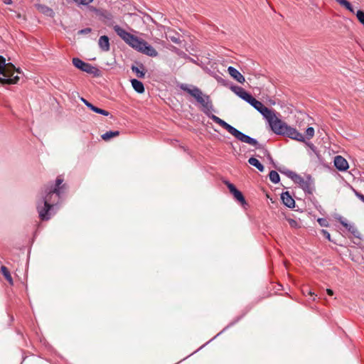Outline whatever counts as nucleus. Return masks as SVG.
Returning <instances> with one entry per match:
<instances>
[{"label":"nucleus","instance_id":"nucleus-1","mask_svg":"<svg viewBox=\"0 0 364 364\" xmlns=\"http://www.w3.org/2000/svg\"><path fill=\"white\" fill-rule=\"evenodd\" d=\"M180 88L196 99V100L201 105L202 111L210 119H211L214 122L218 124L223 129H226L237 139L252 145L256 149H259L261 147V144H259L257 139L245 134L220 117L211 114V111L213 110V106L210 97L209 95L203 94L200 89L194 85H190L188 84H181L180 85Z\"/></svg>","mask_w":364,"mask_h":364},{"label":"nucleus","instance_id":"nucleus-2","mask_svg":"<svg viewBox=\"0 0 364 364\" xmlns=\"http://www.w3.org/2000/svg\"><path fill=\"white\" fill-rule=\"evenodd\" d=\"M63 182V179L58 176L55 184H48L42 190L37 200V210L41 220H48L53 214L52 211L54 205L64 193L65 185Z\"/></svg>","mask_w":364,"mask_h":364},{"label":"nucleus","instance_id":"nucleus-3","mask_svg":"<svg viewBox=\"0 0 364 364\" xmlns=\"http://www.w3.org/2000/svg\"><path fill=\"white\" fill-rule=\"evenodd\" d=\"M21 73L19 69H16L15 66L11 63H6V59L0 55V75L3 77H0V83L2 85L16 84L19 80L18 75H14V72Z\"/></svg>","mask_w":364,"mask_h":364},{"label":"nucleus","instance_id":"nucleus-4","mask_svg":"<svg viewBox=\"0 0 364 364\" xmlns=\"http://www.w3.org/2000/svg\"><path fill=\"white\" fill-rule=\"evenodd\" d=\"M272 130L276 134L285 136L299 141H305V139L302 134L299 132L295 128L289 126L286 122L280 119L277 122V124H274V127Z\"/></svg>","mask_w":364,"mask_h":364},{"label":"nucleus","instance_id":"nucleus-5","mask_svg":"<svg viewBox=\"0 0 364 364\" xmlns=\"http://www.w3.org/2000/svg\"><path fill=\"white\" fill-rule=\"evenodd\" d=\"M287 176L304 191V192L311 194L314 191V181L310 175H307L306 178L301 177L297 173L289 171Z\"/></svg>","mask_w":364,"mask_h":364},{"label":"nucleus","instance_id":"nucleus-6","mask_svg":"<svg viewBox=\"0 0 364 364\" xmlns=\"http://www.w3.org/2000/svg\"><path fill=\"white\" fill-rule=\"evenodd\" d=\"M73 65L88 74H92L95 77L100 75V70L97 68L92 65L88 63H85L78 58H73L72 60Z\"/></svg>","mask_w":364,"mask_h":364},{"label":"nucleus","instance_id":"nucleus-7","mask_svg":"<svg viewBox=\"0 0 364 364\" xmlns=\"http://www.w3.org/2000/svg\"><path fill=\"white\" fill-rule=\"evenodd\" d=\"M114 30L116 33L127 44H129L131 47L134 48L135 45L139 41V38L132 35V33L127 32L124 28L120 27L118 25L114 26Z\"/></svg>","mask_w":364,"mask_h":364},{"label":"nucleus","instance_id":"nucleus-8","mask_svg":"<svg viewBox=\"0 0 364 364\" xmlns=\"http://www.w3.org/2000/svg\"><path fill=\"white\" fill-rule=\"evenodd\" d=\"M134 49L150 57H156L158 55V52L152 46L140 38L135 45Z\"/></svg>","mask_w":364,"mask_h":364},{"label":"nucleus","instance_id":"nucleus-9","mask_svg":"<svg viewBox=\"0 0 364 364\" xmlns=\"http://www.w3.org/2000/svg\"><path fill=\"white\" fill-rule=\"evenodd\" d=\"M258 112L268 121L272 129L274 127V124H277V122L279 120L274 112L264 105H263L262 109H259Z\"/></svg>","mask_w":364,"mask_h":364},{"label":"nucleus","instance_id":"nucleus-10","mask_svg":"<svg viewBox=\"0 0 364 364\" xmlns=\"http://www.w3.org/2000/svg\"><path fill=\"white\" fill-rule=\"evenodd\" d=\"M230 89L235 93L238 97L241 99L247 102V103L250 102L252 95L247 92H246L242 87L237 86V85H230Z\"/></svg>","mask_w":364,"mask_h":364},{"label":"nucleus","instance_id":"nucleus-11","mask_svg":"<svg viewBox=\"0 0 364 364\" xmlns=\"http://www.w3.org/2000/svg\"><path fill=\"white\" fill-rule=\"evenodd\" d=\"M334 166L339 171H346L348 168V161L341 156H336L334 158Z\"/></svg>","mask_w":364,"mask_h":364},{"label":"nucleus","instance_id":"nucleus-12","mask_svg":"<svg viewBox=\"0 0 364 364\" xmlns=\"http://www.w3.org/2000/svg\"><path fill=\"white\" fill-rule=\"evenodd\" d=\"M230 75L240 83H244L245 77L235 68L230 66L228 68Z\"/></svg>","mask_w":364,"mask_h":364},{"label":"nucleus","instance_id":"nucleus-13","mask_svg":"<svg viewBox=\"0 0 364 364\" xmlns=\"http://www.w3.org/2000/svg\"><path fill=\"white\" fill-rule=\"evenodd\" d=\"M281 199L287 207L290 208H294L295 201L288 191L282 193Z\"/></svg>","mask_w":364,"mask_h":364},{"label":"nucleus","instance_id":"nucleus-14","mask_svg":"<svg viewBox=\"0 0 364 364\" xmlns=\"http://www.w3.org/2000/svg\"><path fill=\"white\" fill-rule=\"evenodd\" d=\"M81 100L88 108H90L92 111L95 112V113H97V114H102L104 116H109V112H107V110L102 109L97 107H95V105H93L92 103L89 102L87 100H86L84 98H82Z\"/></svg>","mask_w":364,"mask_h":364},{"label":"nucleus","instance_id":"nucleus-15","mask_svg":"<svg viewBox=\"0 0 364 364\" xmlns=\"http://www.w3.org/2000/svg\"><path fill=\"white\" fill-rule=\"evenodd\" d=\"M98 45L102 51L107 52L110 49L109 40L107 36H102L100 37Z\"/></svg>","mask_w":364,"mask_h":364},{"label":"nucleus","instance_id":"nucleus-16","mask_svg":"<svg viewBox=\"0 0 364 364\" xmlns=\"http://www.w3.org/2000/svg\"><path fill=\"white\" fill-rule=\"evenodd\" d=\"M341 223L342 224L343 226H344L350 233H352V235L356 237V238H359L360 239L361 237V234L360 232L358 231V230L356 228V227L354 225H350V224H348L345 221H343L341 220Z\"/></svg>","mask_w":364,"mask_h":364},{"label":"nucleus","instance_id":"nucleus-17","mask_svg":"<svg viewBox=\"0 0 364 364\" xmlns=\"http://www.w3.org/2000/svg\"><path fill=\"white\" fill-rule=\"evenodd\" d=\"M132 70L135 73L136 75L139 78H144L146 73V70L143 64H139V66L132 65Z\"/></svg>","mask_w":364,"mask_h":364},{"label":"nucleus","instance_id":"nucleus-18","mask_svg":"<svg viewBox=\"0 0 364 364\" xmlns=\"http://www.w3.org/2000/svg\"><path fill=\"white\" fill-rule=\"evenodd\" d=\"M131 84L134 90L139 93L141 94L144 92V84L136 79H132L131 80Z\"/></svg>","mask_w":364,"mask_h":364},{"label":"nucleus","instance_id":"nucleus-19","mask_svg":"<svg viewBox=\"0 0 364 364\" xmlns=\"http://www.w3.org/2000/svg\"><path fill=\"white\" fill-rule=\"evenodd\" d=\"M248 163L250 165L256 167L261 172H262L264 170V166L259 161L258 159H257L255 157H250L248 159Z\"/></svg>","mask_w":364,"mask_h":364},{"label":"nucleus","instance_id":"nucleus-20","mask_svg":"<svg viewBox=\"0 0 364 364\" xmlns=\"http://www.w3.org/2000/svg\"><path fill=\"white\" fill-rule=\"evenodd\" d=\"M1 272L4 275L5 279L9 282V283L10 284H13V279L7 267H6L5 266H1Z\"/></svg>","mask_w":364,"mask_h":364},{"label":"nucleus","instance_id":"nucleus-21","mask_svg":"<svg viewBox=\"0 0 364 364\" xmlns=\"http://www.w3.org/2000/svg\"><path fill=\"white\" fill-rule=\"evenodd\" d=\"M337 1L341 6L345 7L347 10H348L350 12L354 14L355 10L353 7L352 6L351 4L347 0H335Z\"/></svg>","mask_w":364,"mask_h":364},{"label":"nucleus","instance_id":"nucleus-22","mask_svg":"<svg viewBox=\"0 0 364 364\" xmlns=\"http://www.w3.org/2000/svg\"><path fill=\"white\" fill-rule=\"evenodd\" d=\"M119 134V131H109L102 135V139L105 141L109 140L111 138L117 136Z\"/></svg>","mask_w":364,"mask_h":364},{"label":"nucleus","instance_id":"nucleus-23","mask_svg":"<svg viewBox=\"0 0 364 364\" xmlns=\"http://www.w3.org/2000/svg\"><path fill=\"white\" fill-rule=\"evenodd\" d=\"M248 103L250 105H252L257 111L259 109H262V106L264 105L260 101L256 100L253 96L252 97V98L250 99V100Z\"/></svg>","mask_w":364,"mask_h":364},{"label":"nucleus","instance_id":"nucleus-24","mask_svg":"<svg viewBox=\"0 0 364 364\" xmlns=\"http://www.w3.org/2000/svg\"><path fill=\"white\" fill-rule=\"evenodd\" d=\"M269 180L273 183H277L280 181V177L279 173L276 171H271L269 174Z\"/></svg>","mask_w":364,"mask_h":364},{"label":"nucleus","instance_id":"nucleus-25","mask_svg":"<svg viewBox=\"0 0 364 364\" xmlns=\"http://www.w3.org/2000/svg\"><path fill=\"white\" fill-rule=\"evenodd\" d=\"M232 194L233 195L234 198L241 203L243 204L245 203V197L239 190L236 189Z\"/></svg>","mask_w":364,"mask_h":364},{"label":"nucleus","instance_id":"nucleus-26","mask_svg":"<svg viewBox=\"0 0 364 364\" xmlns=\"http://www.w3.org/2000/svg\"><path fill=\"white\" fill-rule=\"evenodd\" d=\"M167 38L170 39L174 43H180L181 40L178 34L171 36V34H167Z\"/></svg>","mask_w":364,"mask_h":364},{"label":"nucleus","instance_id":"nucleus-27","mask_svg":"<svg viewBox=\"0 0 364 364\" xmlns=\"http://www.w3.org/2000/svg\"><path fill=\"white\" fill-rule=\"evenodd\" d=\"M356 16L358 19V21L364 24V11L362 10H358L356 12Z\"/></svg>","mask_w":364,"mask_h":364},{"label":"nucleus","instance_id":"nucleus-28","mask_svg":"<svg viewBox=\"0 0 364 364\" xmlns=\"http://www.w3.org/2000/svg\"><path fill=\"white\" fill-rule=\"evenodd\" d=\"M306 135L307 139H311L314 135V129L311 127H308L306 130Z\"/></svg>","mask_w":364,"mask_h":364},{"label":"nucleus","instance_id":"nucleus-29","mask_svg":"<svg viewBox=\"0 0 364 364\" xmlns=\"http://www.w3.org/2000/svg\"><path fill=\"white\" fill-rule=\"evenodd\" d=\"M78 6H87L92 2L93 0H73Z\"/></svg>","mask_w":364,"mask_h":364},{"label":"nucleus","instance_id":"nucleus-30","mask_svg":"<svg viewBox=\"0 0 364 364\" xmlns=\"http://www.w3.org/2000/svg\"><path fill=\"white\" fill-rule=\"evenodd\" d=\"M317 221L321 227H328L329 225L328 222L326 218H318Z\"/></svg>","mask_w":364,"mask_h":364},{"label":"nucleus","instance_id":"nucleus-31","mask_svg":"<svg viewBox=\"0 0 364 364\" xmlns=\"http://www.w3.org/2000/svg\"><path fill=\"white\" fill-rule=\"evenodd\" d=\"M225 184L227 186L231 193H232L237 189L234 184L231 183L229 181H225Z\"/></svg>","mask_w":364,"mask_h":364},{"label":"nucleus","instance_id":"nucleus-32","mask_svg":"<svg viewBox=\"0 0 364 364\" xmlns=\"http://www.w3.org/2000/svg\"><path fill=\"white\" fill-rule=\"evenodd\" d=\"M354 194L355 196L360 199L363 203H364V195H363L359 191H356L355 189H353Z\"/></svg>","mask_w":364,"mask_h":364},{"label":"nucleus","instance_id":"nucleus-33","mask_svg":"<svg viewBox=\"0 0 364 364\" xmlns=\"http://www.w3.org/2000/svg\"><path fill=\"white\" fill-rule=\"evenodd\" d=\"M91 28H83V29H81L78 31V34H88L91 32Z\"/></svg>","mask_w":364,"mask_h":364},{"label":"nucleus","instance_id":"nucleus-34","mask_svg":"<svg viewBox=\"0 0 364 364\" xmlns=\"http://www.w3.org/2000/svg\"><path fill=\"white\" fill-rule=\"evenodd\" d=\"M321 233L325 237V238H326L328 240L331 241V235L327 230H321Z\"/></svg>","mask_w":364,"mask_h":364},{"label":"nucleus","instance_id":"nucleus-35","mask_svg":"<svg viewBox=\"0 0 364 364\" xmlns=\"http://www.w3.org/2000/svg\"><path fill=\"white\" fill-rule=\"evenodd\" d=\"M102 16L109 20L112 18V15L108 12H105L102 14Z\"/></svg>","mask_w":364,"mask_h":364},{"label":"nucleus","instance_id":"nucleus-36","mask_svg":"<svg viewBox=\"0 0 364 364\" xmlns=\"http://www.w3.org/2000/svg\"><path fill=\"white\" fill-rule=\"evenodd\" d=\"M326 291H327V294H328L329 296H332V295L333 294V290H331V289H328L326 290Z\"/></svg>","mask_w":364,"mask_h":364},{"label":"nucleus","instance_id":"nucleus-37","mask_svg":"<svg viewBox=\"0 0 364 364\" xmlns=\"http://www.w3.org/2000/svg\"><path fill=\"white\" fill-rule=\"evenodd\" d=\"M4 3L5 4H12L13 1L12 0H4Z\"/></svg>","mask_w":364,"mask_h":364},{"label":"nucleus","instance_id":"nucleus-38","mask_svg":"<svg viewBox=\"0 0 364 364\" xmlns=\"http://www.w3.org/2000/svg\"><path fill=\"white\" fill-rule=\"evenodd\" d=\"M294 223H296L295 220H291V221L290 222V225H294Z\"/></svg>","mask_w":364,"mask_h":364},{"label":"nucleus","instance_id":"nucleus-39","mask_svg":"<svg viewBox=\"0 0 364 364\" xmlns=\"http://www.w3.org/2000/svg\"><path fill=\"white\" fill-rule=\"evenodd\" d=\"M294 223H296L295 220H291V221L290 222V225H294Z\"/></svg>","mask_w":364,"mask_h":364},{"label":"nucleus","instance_id":"nucleus-40","mask_svg":"<svg viewBox=\"0 0 364 364\" xmlns=\"http://www.w3.org/2000/svg\"><path fill=\"white\" fill-rule=\"evenodd\" d=\"M218 80L219 82H220V80H221V81H223V85H226V83H225V80H222V79H220H220H218Z\"/></svg>","mask_w":364,"mask_h":364},{"label":"nucleus","instance_id":"nucleus-41","mask_svg":"<svg viewBox=\"0 0 364 364\" xmlns=\"http://www.w3.org/2000/svg\"><path fill=\"white\" fill-rule=\"evenodd\" d=\"M265 152H267V154H268V156L271 159L270 154L267 152V150H265Z\"/></svg>","mask_w":364,"mask_h":364},{"label":"nucleus","instance_id":"nucleus-42","mask_svg":"<svg viewBox=\"0 0 364 364\" xmlns=\"http://www.w3.org/2000/svg\"><path fill=\"white\" fill-rule=\"evenodd\" d=\"M265 152H267V154H268V156L271 159L270 154L267 152V150H265Z\"/></svg>","mask_w":364,"mask_h":364},{"label":"nucleus","instance_id":"nucleus-43","mask_svg":"<svg viewBox=\"0 0 364 364\" xmlns=\"http://www.w3.org/2000/svg\"><path fill=\"white\" fill-rule=\"evenodd\" d=\"M265 152H267V154H268V156L271 159L270 154L267 152V150H265Z\"/></svg>","mask_w":364,"mask_h":364},{"label":"nucleus","instance_id":"nucleus-44","mask_svg":"<svg viewBox=\"0 0 364 364\" xmlns=\"http://www.w3.org/2000/svg\"><path fill=\"white\" fill-rule=\"evenodd\" d=\"M223 331H221L220 333H217V336H219Z\"/></svg>","mask_w":364,"mask_h":364}]
</instances>
